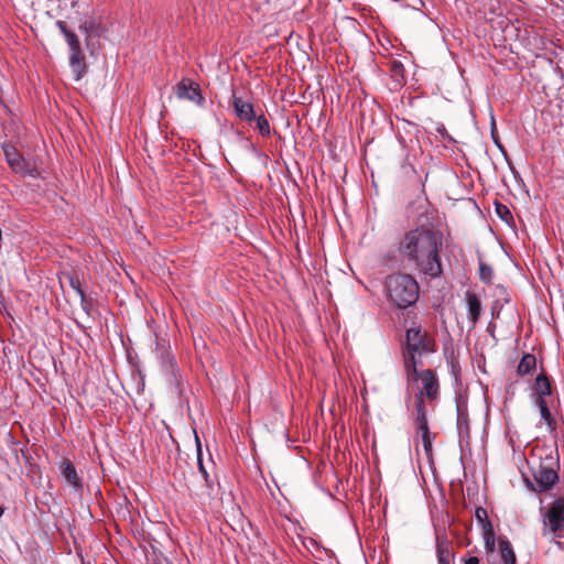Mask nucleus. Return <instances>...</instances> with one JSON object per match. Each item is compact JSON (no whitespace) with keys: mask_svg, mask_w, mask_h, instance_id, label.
Instances as JSON below:
<instances>
[{"mask_svg":"<svg viewBox=\"0 0 564 564\" xmlns=\"http://www.w3.org/2000/svg\"><path fill=\"white\" fill-rule=\"evenodd\" d=\"M535 403L539 408L541 419L547 424L549 427L553 429L554 420L549 410L545 399H536Z\"/></svg>","mask_w":564,"mask_h":564,"instance_id":"4be33fe9","label":"nucleus"},{"mask_svg":"<svg viewBox=\"0 0 564 564\" xmlns=\"http://www.w3.org/2000/svg\"><path fill=\"white\" fill-rule=\"evenodd\" d=\"M256 128L259 130V132L262 134V135H270L271 133V130H270V123L268 121V119L264 117V115H260V116H257L256 115Z\"/></svg>","mask_w":564,"mask_h":564,"instance_id":"bb28decb","label":"nucleus"},{"mask_svg":"<svg viewBox=\"0 0 564 564\" xmlns=\"http://www.w3.org/2000/svg\"><path fill=\"white\" fill-rule=\"evenodd\" d=\"M457 433L460 438L468 440L469 438V425H468V412L467 405L463 403L457 404Z\"/></svg>","mask_w":564,"mask_h":564,"instance_id":"4468645a","label":"nucleus"},{"mask_svg":"<svg viewBox=\"0 0 564 564\" xmlns=\"http://www.w3.org/2000/svg\"><path fill=\"white\" fill-rule=\"evenodd\" d=\"M438 564H451V558L441 557L437 558Z\"/></svg>","mask_w":564,"mask_h":564,"instance_id":"c9c22d12","label":"nucleus"},{"mask_svg":"<svg viewBox=\"0 0 564 564\" xmlns=\"http://www.w3.org/2000/svg\"><path fill=\"white\" fill-rule=\"evenodd\" d=\"M465 564H480V562L478 557L471 556L465 562Z\"/></svg>","mask_w":564,"mask_h":564,"instance_id":"f704fd0d","label":"nucleus"},{"mask_svg":"<svg viewBox=\"0 0 564 564\" xmlns=\"http://www.w3.org/2000/svg\"><path fill=\"white\" fill-rule=\"evenodd\" d=\"M195 442H196V451H197V465H198V470L200 473V475L203 476L205 482H206V486L208 488H212L213 486V482H212V479H210V476L204 465V462H203V451H202V444H200V441L198 438L197 435H195Z\"/></svg>","mask_w":564,"mask_h":564,"instance_id":"aec40b11","label":"nucleus"},{"mask_svg":"<svg viewBox=\"0 0 564 564\" xmlns=\"http://www.w3.org/2000/svg\"><path fill=\"white\" fill-rule=\"evenodd\" d=\"M540 512L542 534L551 535L552 539H564V496L556 498L546 510L541 507Z\"/></svg>","mask_w":564,"mask_h":564,"instance_id":"20e7f679","label":"nucleus"},{"mask_svg":"<svg viewBox=\"0 0 564 564\" xmlns=\"http://www.w3.org/2000/svg\"><path fill=\"white\" fill-rule=\"evenodd\" d=\"M441 246L442 240L437 232L420 226L404 232L399 241L398 251L415 270L434 279L442 274Z\"/></svg>","mask_w":564,"mask_h":564,"instance_id":"f257e3e1","label":"nucleus"},{"mask_svg":"<svg viewBox=\"0 0 564 564\" xmlns=\"http://www.w3.org/2000/svg\"><path fill=\"white\" fill-rule=\"evenodd\" d=\"M536 367V358L532 354H524L520 359L517 371L520 376L531 373Z\"/></svg>","mask_w":564,"mask_h":564,"instance_id":"6ab92c4d","label":"nucleus"},{"mask_svg":"<svg viewBox=\"0 0 564 564\" xmlns=\"http://www.w3.org/2000/svg\"><path fill=\"white\" fill-rule=\"evenodd\" d=\"M56 26L58 28V30L61 31V33L63 35L69 30L66 22H64L62 20L56 21Z\"/></svg>","mask_w":564,"mask_h":564,"instance_id":"2f4dec72","label":"nucleus"},{"mask_svg":"<svg viewBox=\"0 0 564 564\" xmlns=\"http://www.w3.org/2000/svg\"><path fill=\"white\" fill-rule=\"evenodd\" d=\"M500 555L503 564H516V554L509 540H499Z\"/></svg>","mask_w":564,"mask_h":564,"instance_id":"a211bd4d","label":"nucleus"},{"mask_svg":"<svg viewBox=\"0 0 564 564\" xmlns=\"http://www.w3.org/2000/svg\"><path fill=\"white\" fill-rule=\"evenodd\" d=\"M57 465L59 474L69 486L75 490L83 489V479L79 477L75 465L68 458H63Z\"/></svg>","mask_w":564,"mask_h":564,"instance_id":"9b49d317","label":"nucleus"},{"mask_svg":"<svg viewBox=\"0 0 564 564\" xmlns=\"http://www.w3.org/2000/svg\"><path fill=\"white\" fill-rule=\"evenodd\" d=\"M174 91L181 100H188L197 106H203L205 102L199 84L191 78H183L175 85Z\"/></svg>","mask_w":564,"mask_h":564,"instance_id":"0eeeda50","label":"nucleus"},{"mask_svg":"<svg viewBox=\"0 0 564 564\" xmlns=\"http://www.w3.org/2000/svg\"><path fill=\"white\" fill-rule=\"evenodd\" d=\"M14 172L19 173L23 176H31V177H37L40 175L36 166L33 163H31L30 161H26L25 159L22 160L21 171H14Z\"/></svg>","mask_w":564,"mask_h":564,"instance_id":"b1692460","label":"nucleus"},{"mask_svg":"<svg viewBox=\"0 0 564 564\" xmlns=\"http://www.w3.org/2000/svg\"><path fill=\"white\" fill-rule=\"evenodd\" d=\"M2 150L9 166L13 171H21L22 160L24 158L19 153L17 148L10 143H4L2 145Z\"/></svg>","mask_w":564,"mask_h":564,"instance_id":"2eb2a0df","label":"nucleus"},{"mask_svg":"<svg viewBox=\"0 0 564 564\" xmlns=\"http://www.w3.org/2000/svg\"><path fill=\"white\" fill-rule=\"evenodd\" d=\"M467 316L473 326L477 324L481 314V303L478 296L474 293H467Z\"/></svg>","mask_w":564,"mask_h":564,"instance_id":"dca6fc26","label":"nucleus"},{"mask_svg":"<svg viewBox=\"0 0 564 564\" xmlns=\"http://www.w3.org/2000/svg\"><path fill=\"white\" fill-rule=\"evenodd\" d=\"M384 293L391 304L405 310L419 300L420 286L411 274L393 273L384 280Z\"/></svg>","mask_w":564,"mask_h":564,"instance_id":"f03ea898","label":"nucleus"},{"mask_svg":"<svg viewBox=\"0 0 564 564\" xmlns=\"http://www.w3.org/2000/svg\"><path fill=\"white\" fill-rule=\"evenodd\" d=\"M558 463L553 457H545L536 467H532V475L535 486L528 480V484L536 492L550 490L558 480L556 467Z\"/></svg>","mask_w":564,"mask_h":564,"instance_id":"39448f33","label":"nucleus"},{"mask_svg":"<svg viewBox=\"0 0 564 564\" xmlns=\"http://www.w3.org/2000/svg\"><path fill=\"white\" fill-rule=\"evenodd\" d=\"M69 284H70L72 289L75 290V292L78 294L82 302H85L86 295H85L84 290L82 289L79 279L77 276H70Z\"/></svg>","mask_w":564,"mask_h":564,"instance_id":"c85d7f7f","label":"nucleus"},{"mask_svg":"<svg viewBox=\"0 0 564 564\" xmlns=\"http://www.w3.org/2000/svg\"><path fill=\"white\" fill-rule=\"evenodd\" d=\"M436 131L437 133L445 140V139H449L451 140V137L445 128L444 124H440L437 128H436Z\"/></svg>","mask_w":564,"mask_h":564,"instance_id":"7c9ffc66","label":"nucleus"},{"mask_svg":"<svg viewBox=\"0 0 564 564\" xmlns=\"http://www.w3.org/2000/svg\"><path fill=\"white\" fill-rule=\"evenodd\" d=\"M534 390L536 399H545L546 395L551 394V383L544 373H540L535 378Z\"/></svg>","mask_w":564,"mask_h":564,"instance_id":"f3484780","label":"nucleus"},{"mask_svg":"<svg viewBox=\"0 0 564 564\" xmlns=\"http://www.w3.org/2000/svg\"><path fill=\"white\" fill-rule=\"evenodd\" d=\"M64 37L69 46L70 50V56H69V64L72 67H75V65H78L80 62L82 56V46L80 41L76 33L72 31L70 29L64 34Z\"/></svg>","mask_w":564,"mask_h":564,"instance_id":"ddd939ff","label":"nucleus"},{"mask_svg":"<svg viewBox=\"0 0 564 564\" xmlns=\"http://www.w3.org/2000/svg\"><path fill=\"white\" fill-rule=\"evenodd\" d=\"M436 555L437 558H452L454 556L451 543L446 536L436 535Z\"/></svg>","mask_w":564,"mask_h":564,"instance_id":"412c9836","label":"nucleus"},{"mask_svg":"<svg viewBox=\"0 0 564 564\" xmlns=\"http://www.w3.org/2000/svg\"><path fill=\"white\" fill-rule=\"evenodd\" d=\"M234 107L235 115L242 121L251 122L256 119L254 106L249 100H243L235 94L230 101Z\"/></svg>","mask_w":564,"mask_h":564,"instance_id":"f8f14e48","label":"nucleus"},{"mask_svg":"<svg viewBox=\"0 0 564 564\" xmlns=\"http://www.w3.org/2000/svg\"><path fill=\"white\" fill-rule=\"evenodd\" d=\"M390 70H403V65L400 61H393Z\"/></svg>","mask_w":564,"mask_h":564,"instance_id":"473e14b6","label":"nucleus"},{"mask_svg":"<svg viewBox=\"0 0 564 564\" xmlns=\"http://www.w3.org/2000/svg\"><path fill=\"white\" fill-rule=\"evenodd\" d=\"M434 340L421 326H412L405 333V347L403 350L405 372H415L419 358L425 354L434 352Z\"/></svg>","mask_w":564,"mask_h":564,"instance_id":"7ed1b4c3","label":"nucleus"},{"mask_svg":"<svg viewBox=\"0 0 564 564\" xmlns=\"http://www.w3.org/2000/svg\"><path fill=\"white\" fill-rule=\"evenodd\" d=\"M82 76H83V73H80V72L74 73V78L73 79L75 82H78V80L82 79Z\"/></svg>","mask_w":564,"mask_h":564,"instance_id":"e433bc0d","label":"nucleus"},{"mask_svg":"<svg viewBox=\"0 0 564 564\" xmlns=\"http://www.w3.org/2000/svg\"><path fill=\"white\" fill-rule=\"evenodd\" d=\"M406 376L409 379L413 380H420L422 382V388L420 389L419 393L415 394V410L417 411L419 402L421 401L422 406L425 409L424 405V397L430 400L434 401L438 397V380L436 378V375L431 369H424L419 370L416 368L415 372H406Z\"/></svg>","mask_w":564,"mask_h":564,"instance_id":"423d86ee","label":"nucleus"},{"mask_svg":"<svg viewBox=\"0 0 564 564\" xmlns=\"http://www.w3.org/2000/svg\"><path fill=\"white\" fill-rule=\"evenodd\" d=\"M492 138H494V141H495L496 145H497V147L499 148V150L501 151V153H502L503 155H506V154H507V152H506L505 148L502 147V144H501V143H500V142L495 138V135H494V134H492Z\"/></svg>","mask_w":564,"mask_h":564,"instance_id":"72a5a7b5","label":"nucleus"},{"mask_svg":"<svg viewBox=\"0 0 564 564\" xmlns=\"http://www.w3.org/2000/svg\"><path fill=\"white\" fill-rule=\"evenodd\" d=\"M415 424L417 434L422 438L424 451L429 454L432 451L433 435L430 432L425 409L422 406L421 401L417 405Z\"/></svg>","mask_w":564,"mask_h":564,"instance_id":"9d476101","label":"nucleus"},{"mask_svg":"<svg viewBox=\"0 0 564 564\" xmlns=\"http://www.w3.org/2000/svg\"><path fill=\"white\" fill-rule=\"evenodd\" d=\"M484 540L486 550L488 552H492L496 546V539L492 525L490 523H487L486 529H484Z\"/></svg>","mask_w":564,"mask_h":564,"instance_id":"5701e85b","label":"nucleus"},{"mask_svg":"<svg viewBox=\"0 0 564 564\" xmlns=\"http://www.w3.org/2000/svg\"><path fill=\"white\" fill-rule=\"evenodd\" d=\"M479 278L482 282L490 284L492 282L494 278V270L492 268L484 262H480L479 264Z\"/></svg>","mask_w":564,"mask_h":564,"instance_id":"a878e982","label":"nucleus"},{"mask_svg":"<svg viewBox=\"0 0 564 564\" xmlns=\"http://www.w3.org/2000/svg\"><path fill=\"white\" fill-rule=\"evenodd\" d=\"M317 78H318V84L322 86V85H323L324 75H323V74H319V75L317 76Z\"/></svg>","mask_w":564,"mask_h":564,"instance_id":"4c0bfd02","label":"nucleus"},{"mask_svg":"<svg viewBox=\"0 0 564 564\" xmlns=\"http://www.w3.org/2000/svg\"><path fill=\"white\" fill-rule=\"evenodd\" d=\"M79 31L86 35V46L91 56L98 53V39L102 32V28L94 19L85 20L79 24Z\"/></svg>","mask_w":564,"mask_h":564,"instance_id":"6e6552de","label":"nucleus"},{"mask_svg":"<svg viewBox=\"0 0 564 564\" xmlns=\"http://www.w3.org/2000/svg\"><path fill=\"white\" fill-rule=\"evenodd\" d=\"M475 516L477 518V520L482 524V528L486 529V524L487 523H490L487 518V511L486 509L481 508V507H478L475 511Z\"/></svg>","mask_w":564,"mask_h":564,"instance_id":"c756f323","label":"nucleus"},{"mask_svg":"<svg viewBox=\"0 0 564 564\" xmlns=\"http://www.w3.org/2000/svg\"><path fill=\"white\" fill-rule=\"evenodd\" d=\"M495 206H496V213L500 217V219H502L506 223H508L510 219H512L511 212L509 210V208L506 205H503L501 203H496Z\"/></svg>","mask_w":564,"mask_h":564,"instance_id":"cd10ccee","label":"nucleus"},{"mask_svg":"<svg viewBox=\"0 0 564 564\" xmlns=\"http://www.w3.org/2000/svg\"><path fill=\"white\" fill-rule=\"evenodd\" d=\"M14 172L19 173L23 176H31V177H37L40 175L36 166L33 163H31L30 161H26L25 159L22 160L21 171H14Z\"/></svg>","mask_w":564,"mask_h":564,"instance_id":"393cba45","label":"nucleus"},{"mask_svg":"<svg viewBox=\"0 0 564 564\" xmlns=\"http://www.w3.org/2000/svg\"><path fill=\"white\" fill-rule=\"evenodd\" d=\"M155 355L162 369L170 376L176 377L177 366L170 345L165 340L158 339L155 346Z\"/></svg>","mask_w":564,"mask_h":564,"instance_id":"1a4fd4ad","label":"nucleus"}]
</instances>
